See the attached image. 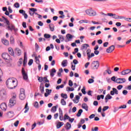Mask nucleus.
<instances>
[{
  "label": "nucleus",
  "instance_id": "1",
  "mask_svg": "<svg viewBox=\"0 0 131 131\" xmlns=\"http://www.w3.org/2000/svg\"><path fill=\"white\" fill-rule=\"evenodd\" d=\"M6 85L10 90H13L17 86V80L14 78H9L6 82Z\"/></svg>",
  "mask_w": 131,
  "mask_h": 131
},
{
  "label": "nucleus",
  "instance_id": "2",
  "mask_svg": "<svg viewBox=\"0 0 131 131\" xmlns=\"http://www.w3.org/2000/svg\"><path fill=\"white\" fill-rule=\"evenodd\" d=\"M17 95L16 94H13L12 95V98L9 100V103L8 104L9 107L10 108H12L13 106H15L16 105V103H17Z\"/></svg>",
  "mask_w": 131,
  "mask_h": 131
},
{
  "label": "nucleus",
  "instance_id": "3",
  "mask_svg": "<svg viewBox=\"0 0 131 131\" xmlns=\"http://www.w3.org/2000/svg\"><path fill=\"white\" fill-rule=\"evenodd\" d=\"M5 21L7 25H9L7 27V28L8 30H10V31H13L14 30V31H17L18 30L17 29L15 28V26L13 24H10V21L8 20L7 18H5Z\"/></svg>",
  "mask_w": 131,
  "mask_h": 131
},
{
  "label": "nucleus",
  "instance_id": "4",
  "mask_svg": "<svg viewBox=\"0 0 131 131\" xmlns=\"http://www.w3.org/2000/svg\"><path fill=\"white\" fill-rule=\"evenodd\" d=\"M85 13L89 16H96L97 12L93 10L92 8L85 10Z\"/></svg>",
  "mask_w": 131,
  "mask_h": 131
},
{
  "label": "nucleus",
  "instance_id": "5",
  "mask_svg": "<svg viewBox=\"0 0 131 131\" xmlns=\"http://www.w3.org/2000/svg\"><path fill=\"white\" fill-rule=\"evenodd\" d=\"M25 97V90L24 89H21L20 90L19 99L20 100H24Z\"/></svg>",
  "mask_w": 131,
  "mask_h": 131
},
{
  "label": "nucleus",
  "instance_id": "6",
  "mask_svg": "<svg viewBox=\"0 0 131 131\" xmlns=\"http://www.w3.org/2000/svg\"><path fill=\"white\" fill-rule=\"evenodd\" d=\"M0 97L2 99H5L7 97V91L3 89L0 91Z\"/></svg>",
  "mask_w": 131,
  "mask_h": 131
},
{
  "label": "nucleus",
  "instance_id": "7",
  "mask_svg": "<svg viewBox=\"0 0 131 131\" xmlns=\"http://www.w3.org/2000/svg\"><path fill=\"white\" fill-rule=\"evenodd\" d=\"M91 50L90 49H88L86 51L88 60H90V59H91V58H93V57L95 56V54L94 53H91Z\"/></svg>",
  "mask_w": 131,
  "mask_h": 131
},
{
  "label": "nucleus",
  "instance_id": "8",
  "mask_svg": "<svg viewBox=\"0 0 131 131\" xmlns=\"http://www.w3.org/2000/svg\"><path fill=\"white\" fill-rule=\"evenodd\" d=\"M91 66L93 67V68L98 69V68H99V66H100V63L98 61H94L91 64Z\"/></svg>",
  "mask_w": 131,
  "mask_h": 131
},
{
  "label": "nucleus",
  "instance_id": "9",
  "mask_svg": "<svg viewBox=\"0 0 131 131\" xmlns=\"http://www.w3.org/2000/svg\"><path fill=\"white\" fill-rule=\"evenodd\" d=\"M21 73L23 74V79L27 80L28 79V75L25 72V70L23 68H22Z\"/></svg>",
  "mask_w": 131,
  "mask_h": 131
},
{
  "label": "nucleus",
  "instance_id": "10",
  "mask_svg": "<svg viewBox=\"0 0 131 131\" xmlns=\"http://www.w3.org/2000/svg\"><path fill=\"white\" fill-rule=\"evenodd\" d=\"M125 81H126V80L125 79V78H117L116 80V82L117 83H124V82H125Z\"/></svg>",
  "mask_w": 131,
  "mask_h": 131
},
{
  "label": "nucleus",
  "instance_id": "11",
  "mask_svg": "<svg viewBox=\"0 0 131 131\" xmlns=\"http://www.w3.org/2000/svg\"><path fill=\"white\" fill-rule=\"evenodd\" d=\"M67 40H65L66 42L67 41H71L72 40V39L73 37H74V36L70 34H67L66 35Z\"/></svg>",
  "mask_w": 131,
  "mask_h": 131
},
{
  "label": "nucleus",
  "instance_id": "12",
  "mask_svg": "<svg viewBox=\"0 0 131 131\" xmlns=\"http://www.w3.org/2000/svg\"><path fill=\"white\" fill-rule=\"evenodd\" d=\"M2 57L3 59H4L5 60H9V59H10V55H9V54H8L7 53H3L2 55Z\"/></svg>",
  "mask_w": 131,
  "mask_h": 131
},
{
  "label": "nucleus",
  "instance_id": "13",
  "mask_svg": "<svg viewBox=\"0 0 131 131\" xmlns=\"http://www.w3.org/2000/svg\"><path fill=\"white\" fill-rule=\"evenodd\" d=\"M115 49V46L112 45L106 49V53H112L113 51Z\"/></svg>",
  "mask_w": 131,
  "mask_h": 131
},
{
  "label": "nucleus",
  "instance_id": "14",
  "mask_svg": "<svg viewBox=\"0 0 131 131\" xmlns=\"http://www.w3.org/2000/svg\"><path fill=\"white\" fill-rule=\"evenodd\" d=\"M131 70L130 69H127L121 72V75H126L127 74H129V73H130Z\"/></svg>",
  "mask_w": 131,
  "mask_h": 131
},
{
  "label": "nucleus",
  "instance_id": "15",
  "mask_svg": "<svg viewBox=\"0 0 131 131\" xmlns=\"http://www.w3.org/2000/svg\"><path fill=\"white\" fill-rule=\"evenodd\" d=\"M88 48H90V45L84 43L81 45V50H82V51H85Z\"/></svg>",
  "mask_w": 131,
  "mask_h": 131
},
{
  "label": "nucleus",
  "instance_id": "16",
  "mask_svg": "<svg viewBox=\"0 0 131 131\" xmlns=\"http://www.w3.org/2000/svg\"><path fill=\"white\" fill-rule=\"evenodd\" d=\"M0 108L2 110H7V104L6 103H3L0 105Z\"/></svg>",
  "mask_w": 131,
  "mask_h": 131
},
{
  "label": "nucleus",
  "instance_id": "17",
  "mask_svg": "<svg viewBox=\"0 0 131 131\" xmlns=\"http://www.w3.org/2000/svg\"><path fill=\"white\" fill-rule=\"evenodd\" d=\"M14 112L13 111H9L8 113H7V116L9 118H12L14 116Z\"/></svg>",
  "mask_w": 131,
  "mask_h": 131
},
{
  "label": "nucleus",
  "instance_id": "18",
  "mask_svg": "<svg viewBox=\"0 0 131 131\" xmlns=\"http://www.w3.org/2000/svg\"><path fill=\"white\" fill-rule=\"evenodd\" d=\"M113 18H114V19H123V18H124V16H120L119 15H116V14H114L113 16Z\"/></svg>",
  "mask_w": 131,
  "mask_h": 131
},
{
  "label": "nucleus",
  "instance_id": "19",
  "mask_svg": "<svg viewBox=\"0 0 131 131\" xmlns=\"http://www.w3.org/2000/svg\"><path fill=\"white\" fill-rule=\"evenodd\" d=\"M56 72H57V71H56V69H52L50 71V76L51 77H54V76L55 75V73H56Z\"/></svg>",
  "mask_w": 131,
  "mask_h": 131
},
{
  "label": "nucleus",
  "instance_id": "20",
  "mask_svg": "<svg viewBox=\"0 0 131 131\" xmlns=\"http://www.w3.org/2000/svg\"><path fill=\"white\" fill-rule=\"evenodd\" d=\"M65 128L67 129V130H69V129L71 128V124H70L69 122H67L65 126Z\"/></svg>",
  "mask_w": 131,
  "mask_h": 131
},
{
  "label": "nucleus",
  "instance_id": "21",
  "mask_svg": "<svg viewBox=\"0 0 131 131\" xmlns=\"http://www.w3.org/2000/svg\"><path fill=\"white\" fill-rule=\"evenodd\" d=\"M82 108L83 109H85L86 111H89V106L86 103H82Z\"/></svg>",
  "mask_w": 131,
  "mask_h": 131
},
{
  "label": "nucleus",
  "instance_id": "22",
  "mask_svg": "<svg viewBox=\"0 0 131 131\" xmlns=\"http://www.w3.org/2000/svg\"><path fill=\"white\" fill-rule=\"evenodd\" d=\"M112 98V96L110 95V94H107L105 97V103H107L108 102V100H111V98Z\"/></svg>",
  "mask_w": 131,
  "mask_h": 131
},
{
  "label": "nucleus",
  "instance_id": "23",
  "mask_svg": "<svg viewBox=\"0 0 131 131\" xmlns=\"http://www.w3.org/2000/svg\"><path fill=\"white\" fill-rule=\"evenodd\" d=\"M39 90L41 93V94H44L45 93V87L43 86V84H40Z\"/></svg>",
  "mask_w": 131,
  "mask_h": 131
},
{
  "label": "nucleus",
  "instance_id": "24",
  "mask_svg": "<svg viewBox=\"0 0 131 131\" xmlns=\"http://www.w3.org/2000/svg\"><path fill=\"white\" fill-rule=\"evenodd\" d=\"M24 109H25L24 113H27L29 111V106H28V103H27L26 104Z\"/></svg>",
  "mask_w": 131,
  "mask_h": 131
},
{
  "label": "nucleus",
  "instance_id": "25",
  "mask_svg": "<svg viewBox=\"0 0 131 131\" xmlns=\"http://www.w3.org/2000/svg\"><path fill=\"white\" fill-rule=\"evenodd\" d=\"M2 43H4L5 46H9V41L6 39H3L2 40Z\"/></svg>",
  "mask_w": 131,
  "mask_h": 131
},
{
  "label": "nucleus",
  "instance_id": "26",
  "mask_svg": "<svg viewBox=\"0 0 131 131\" xmlns=\"http://www.w3.org/2000/svg\"><path fill=\"white\" fill-rule=\"evenodd\" d=\"M15 53H16L17 56H21V50L18 48L15 49Z\"/></svg>",
  "mask_w": 131,
  "mask_h": 131
},
{
  "label": "nucleus",
  "instance_id": "27",
  "mask_svg": "<svg viewBox=\"0 0 131 131\" xmlns=\"http://www.w3.org/2000/svg\"><path fill=\"white\" fill-rule=\"evenodd\" d=\"M67 64H68V62H67V60L66 59L63 60L61 62V65L62 67H66V66H67Z\"/></svg>",
  "mask_w": 131,
  "mask_h": 131
},
{
  "label": "nucleus",
  "instance_id": "28",
  "mask_svg": "<svg viewBox=\"0 0 131 131\" xmlns=\"http://www.w3.org/2000/svg\"><path fill=\"white\" fill-rule=\"evenodd\" d=\"M57 107H58V105L54 106L52 107L51 111L52 113H55L57 111Z\"/></svg>",
  "mask_w": 131,
  "mask_h": 131
},
{
  "label": "nucleus",
  "instance_id": "29",
  "mask_svg": "<svg viewBox=\"0 0 131 131\" xmlns=\"http://www.w3.org/2000/svg\"><path fill=\"white\" fill-rule=\"evenodd\" d=\"M49 28L51 31L53 32L54 30H55V26H54V24H51L49 25Z\"/></svg>",
  "mask_w": 131,
  "mask_h": 131
},
{
  "label": "nucleus",
  "instance_id": "30",
  "mask_svg": "<svg viewBox=\"0 0 131 131\" xmlns=\"http://www.w3.org/2000/svg\"><path fill=\"white\" fill-rule=\"evenodd\" d=\"M64 125V123L62 122H59L56 125V127L57 128H60V127L62 126V125Z\"/></svg>",
  "mask_w": 131,
  "mask_h": 131
},
{
  "label": "nucleus",
  "instance_id": "31",
  "mask_svg": "<svg viewBox=\"0 0 131 131\" xmlns=\"http://www.w3.org/2000/svg\"><path fill=\"white\" fill-rule=\"evenodd\" d=\"M8 52L11 56H14V51H13L12 48H8Z\"/></svg>",
  "mask_w": 131,
  "mask_h": 131
},
{
  "label": "nucleus",
  "instance_id": "32",
  "mask_svg": "<svg viewBox=\"0 0 131 131\" xmlns=\"http://www.w3.org/2000/svg\"><path fill=\"white\" fill-rule=\"evenodd\" d=\"M82 112H83V111L82 110V109H80L78 111V113L76 115V116H77V117H80V116H81V114L82 113Z\"/></svg>",
  "mask_w": 131,
  "mask_h": 131
},
{
  "label": "nucleus",
  "instance_id": "33",
  "mask_svg": "<svg viewBox=\"0 0 131 131\" xmlns=\"http://www.w3.org/2000/svg\"><path fill=\"white\" fill-rule=\"evenodd\" d=\"M67 119L69 120V119H70V117H69V116H68V115L67 114H66L63 117L64 121H65V120H67Z\"/></svg>",
  "mask_w": 131,
  "mask_h": 131
},
{
  "label": "nucleus",
  "instance_id": "34",
  "mask_svg": "<svg viewBox=\"0 0 131 131\" xmlns=\"http://www.w3.org/2000/svg\"><path fill=\"white\" fill-rule=\"evenodd\" d=\"M60 103L62 106H66V101L64 99H62L60 101Z\"/></svg>",
  "mask_w": 131,
  "mask_h": 131
},
{
  "label": "nucleus",
  "instance_id": "35",
  "mask_svg": "<svg viewBox=\"0 0 131 131\" xmlns=\"http://www.w3.org/2000/svg\"><path fill=\"white\" fill-rule=\"evenodd\" d=\"M74 91V88H70V87H67V92H73Z\"/></svg>",
  "mask_w": 131,
  "mask_h": 131
},
{
  "label": "nucleus",
  "instance_id": "36",
  "mask_svg": "<svg viewBox=\"0 0 131 131\" xmlns=\"http://www.w3.org/2000/svg\"><path fill=\"white\" fill-rule=\"evenodd\" d=\"M38 80L39 82H42L44 80V77H38Z\"/></svg>",
  "mask_w": 131,
  "mask_h": 131
},
{
  "label": "nucleus",
  "instance_id": "37",
  "mask_svg": "<svg viewBox=\"0 0 131 131\" xmlns=\"http://www.w3.org/2000/svg\"><path fill=\"white\" fill-rule=\"evenodd\" d=\"M61 97L62 98H63V99H67V98H68V97L67 96V94H63V93H62L61 94Z\"/></svg>",
  "mask_w": 131,
  "mask_h": 131
},
{
  "label": "nucleus",
  "instance_id": "38",
  "mask_svg": "<svg viewBox=\"0 0 131 131\" xmlns=\"http://www.w3.org/2000/svg\"><path fill=\"white\" fill-rule=\"evenodd\" d=\"M64 88V84H61L60 85H58L56 87V90H60V89H63Z\"/></svg>",
  "mask_w": 131,
  "mask_h": 131
},
{
  "label": "nucleus",
  "instance_id": "39",
  "mask_svg": "<svg viewBox=\"0 0 131 131\" xmlns=\"http://www.w3.org/2000/svg\"><path fill=\"white\" fill-rule=\"evenodd\" d=\"M27 64V57H24V66H26Z\"/></svg>",
  "mask_w": 131,
  "mask_h": 131
},
{
  "label": "nucleus",
  "instance_id": "40",
  "mask_svg": "<svg viewBox=\"0 0 131 131\" xmlns=\"http://www.w3.org/2000/svg\"><path fill=\"white\" fill-rule=\"evenodd\" d=\"M35 60L36 64H39V59H38V57H37V56H35Z\"/></svg>",
  "mask_w": 131,
  "mask_h": 131
},
{
  "label": "nucleus",
  "instance_id": "41",
  "mask_svg": "<svg viewBox=\"0 0 131 131\" xmlns=\"http://www.w3.org/2000/svg\"><path fill=\"white\" fill-rule=\"evenodd\" d=\"M108 109H109L108 106H104L103 108H102V111L103 112H105V111H106V110H108Z\"/></svg>",
  "mask_w": 131,
  "mask_h": 131
},
{
  "label": "nucleus",
  "instance_id": "42",
  "mask_svg": "<svg viewBox=\"0 0 131 131\" xmlns=\"http://www.w3.org/2000/svg\"><path fill=\"white\" fill-rule=\"evenodd\" d=\"M79 23L82 24V23H88V20H81L79 21Z\"/></svg>",
  "mask_w": 131,
  "mask_h": 131
},
{
  "label": "nucleus",
  "instance_id": "43",
  "mask_svg": "<svg viewBox=\"0 0 131 131\" xmlns=\"http://www.w3.org/2000/svg\"><path fill=\"white\" fill-rule=\"evenodd\" d=\"M29 10L30 11L34 13L35 12H36V11H37V9H36V8H29Z\"/></svg>",
  "mask_w": 131,
  "mask_h": 131
},
{
  "label": "nucleus",
  "instance_id": "44",
  "mask_svg": "<svg viewBox=\"0 0 131 131\" xmlns=\"http://www.w3.org/2000/svg\"><path fill=\"white\" fill-rule=\"evenodd\" d=\"M33 63V59H30L28 62V65L31 66Z\"/></svg>",
  "mask_w": 131,
  "mask_h": 131
},
{
  "label": "nucleus",
  "instance_id": "45",
  "mask_svg": "<svg viewBox=\"0 0 131 131\" xmlns=\"http://www.w3.org/2000/svg\"><path fill=\"white\" fill-rule=\"evenodd\" d=\"M14 42H15L14 37L13 36L10 37V43H14Z\"/></svg>",
  "mask_w": 131,
  "mask_h": 131
},
{
  "label": "nucleus",
  "instance_id": "46",
  "mask_svg": "<svg viewBox=\"0 0 131 131\" xmlns=\"http://www.w3.org/2000/svg\"><path fill=\"white\" fill-rule=\"evenodd\" d=\"M44 37L45 38H50L51 37V35H50L49 34H45Z\"/></svg>",
  "mask_w": 131,
  "mask_h": 131
},
{
  "label": "nucleus",
  "instance_id": "47",
  "mask_svg": "<svg viewBox=\"0 0 131 131\" xmlns=\"http://www.w3.org/2000/svg\"><path fill=\"white\" fill-rule=\"evenodd\" d=\"M113 91L116 95H118V91L115 88H113Z\"/></svg>",
  "mask_w": 131,
  "mask_h": 131
},
{
  "label": "nucleus",
  "instance_id": "48",
  "mask_svg": "<svg viewBox=\"0 0 131 131\" xmlns=\"http://www.w3.org/2000/svg\"><path fill=\"white\" fill-rule=\"evenodd\" d=\"M19 64H18V66H21L22 63H23V59L20 58L18 61Z\"/></svg>",
  "mask_w": 131,
  "mask_h": 131
},
{
  "label": "nucleus",
  "instance_id": "49",
  "mask_svg": "<svg viewBox=\"0 0 131 131\" xmlns=\"http://www.w3.org/2000/svg\"><path fill=\"white\" fill-rule=\"evenodd\" d=\"M59 116H63V111H62V110L61 108H59Z\"/></svg>",
  "mask_w": 131,
  "mask_h": 131
},
{
  "label": "nucleus",
  "instance_id": "50",
  "mask_svg": "<svg viewBox=\"0 0 131 131\" xmlns=\"http://www.w3.org/2000/svg\"><path fill=\"white\" fill-rule=\"evenodd\" d=\"M81 92L83 95H85L86 94V92H85V88L83 87V89L81 90Z\"/></svg>",
  "mask_w": 131,
  "mask_h": 131
},
{
  "label": "nucleus",
  "instance_id": "51",
  "mask_svg": "<svg viewBox=\"0 0 131 131\" xmlns=\"http://www.w3.org/2000/svg\"><path fill=\"white\" fill-rule=\"evenodd\" d=\"M128 92L126 90H123L122 91V94L123 95H124V96H126V95H127Z\"/></svg>",
  "mask_w": 131,
  "mask_h": 131
},
{
  "label": "nucleus",
  "instance_id": "52",
  "mask_svg": "<svg viewBox=\"0 0 131 131\" xmlns=\"http://www.w3.org/2000/svg\"><path fill=\"white\" fill-rule=\"evenodd\" d=\"M120 109H125L126 108V105L124 104L123 105H121L119 107Z\"/></svg>",
  "mask_w": 131,
  "mask_h": 131
},
{
  "label": "nucleus",
  "instance_id": "53",
  "mask_svg": "<svg viewBox=\"0 0 131 131\" xmlns=\"http://www.w3.org/2000/svg\"><path fill=\"white\" fill-rule=\"evenodd\" d=\"M34 106L35 107V108H38V102H37V101L35 102V103H34Z\"/></svg>",
  "mask_w": 131,
  "mask_h": 131
},
{
  "label": "nucleus",
  "instance_id": "54",
  "mask_svg": "<svg viewBox=\"0 0 131 131\" xmlns=\"http://www.w3.org/2000/svg\"><path fill=\"white\" fill-rule=\"evenodd\" d=\"M19 13H20V14H22V15H24L25 14V11L21 9L19 10Z\"/></svg>",
  "mask_w": 131,
  "mask_h": 131
},
{
  "label": "nucleus",
  "instance_id": "55",
  "mask_svg": "<svg viewBox=\"0 0 131 131\" xmlns=\"http://www.w3.org/2000/svg\"><path fill=\"white\" fill-rule=\"evenodd\" d=\"M119 109H120L119 107H115L114 109V113H116V112H117V111H118V110H119Z\"/></svg>",
  "mask_w": 131,
  "mask_h": 131
},
{
  "label": "nucleus",
  "instance_id": "56",
  "mask_svg": "<svg viewBox=\"0 0 131 131\" xmlns=\"http://www.w3.org/2000/svg\"><path fill=\"white\" fill-rule=\"evenodd\" d=\"M122 88H123V85H119L117 86V89L118 90H119V91H120V90H121V89H122Z\"/></svg>",
  "mask_w": 131,
  "mask_h": 131
},
{
  "label": "nucleus",
  "instance_id": "57",
  "mask_svg": "<svg viewBox=\"0 0 131 131\" xmlns=\"http://www.w3.org/2000/svg\"><path fill=\"white\" fill-rule=\"evenodd\" d=\"M95 116H96V115L93 114L89 116V118H90V119H93V118H95Z\"/></svg>",
  "mask_w": 131,
  "mask_h": 131
},
{
  "label": "nucleus",
  "instance_id": "58",
  "mask_svg": "<svg viewBox=\"0 0 131 131\" xmlns=\"http://www.w3.org/2000/svg\"><path fill=\"white\" fill-rule=\"evenodd\" d=\"M69 85L70 86H72L73 85V82L71 80H69Z\"/></svg>",
  "mask_w": 131,
  "mask_h": 131
},
{
  "label": "nucleus",
  "instance_id": "59",
  "mask_svg": "<svg viewBox=\"0 0 131 131\" xmlns=\"http://www.w3.org/2000/svg\"><path fill=\"white\" fill-rule=\"evenodd\" d=\"M14 7L16 8H19L20 7V4L18 3H16L14 4Z\"/></svg>",
  "mask_w": 131,
  "mask_h": 131
},
{
  "label": "nucleus",
  "instance_id": "60",
  "mask_svg": "<svg viewBox=\"0 0 131 131\" xmlns=\"http://www.w3.org/2000/svg\"><path fill=\"white\" fill-rule=\"evenodd\" d=\"M123 19H124V20H125V21H128V22H131V18H125L124 17V18H123Z\"/></svg>",
  "mask_w": 131,
  "mask_h": 131
},
{
  "label": "nucleus",
  "instance_id": "61",
  "mask_svg": "<svg viewBox=\"0 0 131 131\" xmlns=\"http://www.w3.org/2000/svg\"><path fill=\"white\" fill-rule=\"evenodd\" d=\"M94 81H95V80L93 79H89L88 80V83H93V82H94Z\"/></svg>",
  "mask_w": 131,
  "mask_h": 131
},
{
  "label": "nucleus",
  "instance_id": "62",
  "mask_svg": "<svg viewBox=\"0 0 131 131\" xmlns=\"http://www.w3.org/2000/svg\"><path fill=\"white\" fill-rule=\"evenodd\" d=\"M106 72L107 73H108V74H111V73H112V72L111 71V70H110V69H107L106 70Z\"/></svg>",
  "mask_w": 131,
  "mask_h": 131
},
{
  "label": "nucleus",
  "instance_id": "63",
  "mask_svg": "<svg viewBox=\"0 0 131 131\" xmlns=\"http://www.w3.org/2000/svg\"><path fill=\"white\" fill-rule=\"evenodd\" d=\"M58 116H59V114L56 113V114H54V119H57V118H58Z\"/></svg>",
  "mask_w": 131,
  "mask_h": 131
},
{
  "label": "nucleus",
  "instance_id": "64",
  "mask_svg": "<svg viewBox=\"0 0 131 131\" xmlns=\"http://www.w3.org/2000/svg\"><path fill=\"white\" fill-rule=\"evenodd\" d=\"M93 105H94V106H98V105H99V103L97 101H94L93 102Z\"/></svg>",
  "mask_w": 131,
  "mask_h": 131
}]
</instances>
